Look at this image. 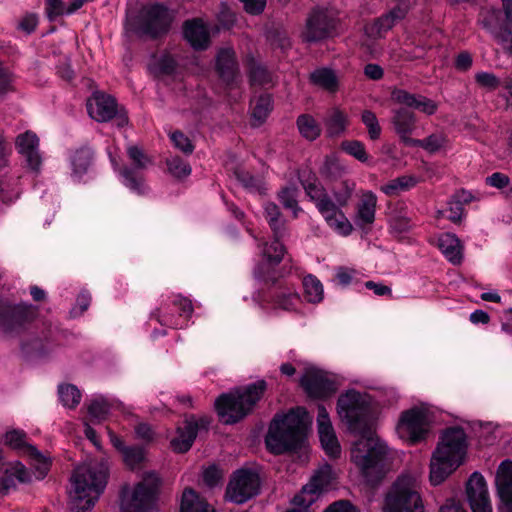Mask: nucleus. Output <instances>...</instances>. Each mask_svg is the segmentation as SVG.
<instances>
[{"instance_id": "7ed1b4c3", "label": "nucleus", "mask_w": 512, "mask_h": 512, "mask_svg": "<svg viewBox=\"0 0 512 512\" xmlns=\"http://www.w3.org/2000/svg\"><path fill=\"white\" fill-rule=\"evenodd\" d=\"M311 422L312 418L302 407L291 409L283 415H276L266 437L268 449L280 454L301 446Z\"/></svg>"}, {"instance_id": "37998d69", "label": "nucleus", "mask_w": 512, "mask_h": 512, "mask_svg": "<svg viewBox=\"0 0 512 512\" xmlns=\"http://www.w3.org/2000/svg\"><path fill=\"white\" fill-rule=\"evenodd\" d=\"M418 180L411 175H403L390 180L381 187V191L388 196H397L402 192L408 191L417 184Z\"/></svg>"}, {"instance_id": "20e7f679", "label": "nucleus", "mask_w": 512, "mask_h": 512, "mask_svg": "<svg viewBox=\"0 0 512 512\" xmlns=\"http://www.w3.org/2000/svg\"><path fill=\"white\" fill-rule=\"evenodd\" d=\"M467 437L460 427L447 428L432 454L430 462V481L433 485L441 484L465 457Z\"/></svg>"}, {"instance_id": "412c9836", "label": "nucleus", "mask_w": 512, "mask_h": 512, "mask_svg": "<svg viewBox=\"0 0 512 512\" xmlns=\"http://www.w3.org/2000/svg\"><path fill=\"white\" fill-rule=\"evenodd\" d=\"M317 428L322 448L330 457H339L341 446L337 439L335 430L324 406L318 407Z\"/></svg>"}, {"instance_id": "49530a36", "label": "nucleus", "mask_w": 512, "mask_h": 512, "mask_svg": "<svg viewBox=\"0 0 512 512\" xmlns=\"http://www.w3.org/2000/svg\"><path fill=\"white\" fill-rule=\"evenodd\" d=\"M297 126L300 134L307 140L313 141L321 134L320 124L311 115H300L297 119Z\"/></svg>"}, {"instance_id": "a878e982", "label": "nucleus", "mask_w": 512, "mask_h": 512, "mask_svg": "<svg viewBox=\"0 0 512 512\" xmlns=\"http://www.w3.org/2000/svg\"><path fill=\"white\" fill-rule=\"evenodd\" d=\"M112 446L121 454L124 464L130 469L138 468L146 460V451L139 446H127L109 427L106 428Z\"/></svg>"}, {"instance_id": "8fccbe9b", "label": "nucleus", "mask_w": 512, "mask_h": 512, "mask_svg": "<svg viewBox=\"0 0 512 512\" xmlns=\"http://www.w3.org/2000/svg\"><path fill=\"white\" fill-rule=\"evenodd\" d=\"M304 296L310 303H319L323 300V285L313 275H307L303 279Z\"/></svg>"}, {"instance_id": "0e129e2a", "label": "nucleus", "mask_w": 512, "mask_h": 512, "mask_svg": "<svg viewBox=\"0 0 512 512\" xmlns=\"http://www.w3.org/2000/svg\"><path fill=\"white\" fill-rule=\"evenodd\" d=\"M354 189H355L354 182H350V181L342 182L340 189L337 191H334V199L336 201L335 205L339 208L347 205V203L351 199Z\"/></svg>"}, {"instance_id": "bb28decb", "label": "nucleus", "mask_w": 512, "mask_h": 512, "mask_svg": "<svg viewBox=\"0 0 512 512\" xmlns=\"http://www.w3.org/2000/svg\"><path fill=\"white\" fill-rule=\"evenodd\" d=\"M173 306L179 311V317H174L168 313L166 309L160 308L158 310V321L165 326L171 328H182L187 319L192 315L193 306L189 299L176 296L173 300Z\"/></svg>"}, {"instance_id": "ea45409f", "label": "nucleus", "mask_w": 512, "mask_h": 512, "mask_svg": "<svg viewBox=\"0 0 512 512\" xmlns=\"http://www.w3.org/2000/svg\"><path fill=\"white\" fill-rule=\"evenodd\" d=\"M478 22L484 29L496 36L504 27V25L502 26L501 10L492 6L484 7L481 10Z\"/></svg>"}, {"instance_id": "6ab92c4d", "label": "nucleus", "mask_w": 512, "mask_h": 512, "mask_svg": "<svg viewBox=\"0 0 512 512\" xmlns=\"http://www.w3.org/2000/svg\"><path fill=\"white\" fill-rule=\"evenodd\" d=\"M0 493L8 494L14 490L18 483H26L31 475L20 461H6L4 453L0 450Z\"/></svg>"}, {"instance_id": "f03ea898", "label": "nucleus", "mask_w": 512, "mask_h": 512, "mask_svg": "<svg viewBox=\"0 0 512 512\" xmlns=\"http://www.w3.org/2000/svg\"><path fill=\"white\" fill-rule=\"evenodd\" d=\"M350 458L365 482L374 485L379 483L389 471L392 454L380 437L370 433L353 444Z\"/></svg>"}, {"instance_id": "4d7b16f0", "label": "nucleus", "mask_w": 512, "mask_h": 512, "mask_svg": "<svg viewBox=\"0 0 512 512\" xmlns=\"http://www.w3.org/2000/svg\"><path fill=\"white\" fill-rule=\"evenodd\" d=\"M361 120L367 128L369 138L371 140L379 139L382 129L375 113L365 110L361 114Z\"/></svg>"}, {"instance_id": "c756f323", "label": "nucleus", "mask_w": 512, "mask_h": 512, "mask_svg": "<svg viewBox=\"0 0 512 512\" xmlns=\"http://www.w3.org/2000/svg\"><path fill=\"white\" fill-rule=\"evenodd\" d=\"M198 431V422L193 418H188L184 421L182 426L176 430V435L171 439V447L174 451L183 453L188 451Z\"/></svg>"}, {"instance_id": "cd10ccee", "label": "nucleus", "mask_w": 512, "mask_h": 512, "mask_svg": "<svg viewBox=\"0 0 512 512\" xmlns=\"http://www.w3.org/2000/svg\"><path fill=\"white\" fill-rule=\"evenodd\" d=\"M319 212L324 217L328 226L341 236H348L353 230V226L343 211L332 204H319Z\"/></svg>"}, {"instance_id": "0eeeda50", "label": "nucleus", "mask_w": 512, "mask_h": 512, "mask_svg": "<svg viewBox=\"0 0 512 512\" xmlns=\"http://www.w3.org/2000/svg\"><path fill=\"white\" fill-rule=\"evenodd\" d=\"M174 19L173 12L162 4L144 6L138 19H128L126 31L137 35L157 37L168 32Z\"/></svg>"}, {"instance_id": "1a4fd4ad", "label": "nucleus", "mask_w": 512, "mask_h": 512, "mask_svg": "<svg viewBox=\"0 0 512 512\" xmlns=\"http://www.w3.org/2000/svg\"><path fill=\"white\" fill-rule=\"evenodd\" d=\"M434 421L433 413L426 406L413 407L400 414L396 433L408 444H417L427 439Z\"/></svg>"}, {"instance_id": "7c9ffc66", "label": "nucleus", "mask_w": 512, "mask_h": 512, "mask_svg": "<svg viewBox=\"0 0 512 512\" xmlns=\"http://www.w3.org/2000/svg\"><path fill=\"white\" fill-rule=\"evenodd\" d=\"M392 123L396 133L406 145H411L414 141L411 134L416 127V116L413 112L401 108L395 111Z\"/></svg>"}, {"instance_id": "c85d7f7f", "label": "nucleus", "mask_w": 512, "mask_h": 512, "mask_svg": "<svg viewBox=\"0 0 512 512\" xmlns=\"http://www.w3.org/2000/svg\"><path fill=\"white\" fill-rule=\"evenodd\" d=\"M391 97L393 101L418 109L426 115H433L438 109V104L422 95L410 94L402 89L393 90Z\"/></svg>"}, {"instance_id": "a18cd8bd", "label": "nucleus", "mask_w": 512, "mask_h": 512, "mask_svg": "<svg viewBox=\"0 0 512 512\" xmlns=\"http://www.w3.org/2000/svg\"><path fill=\"white\" fill-rule=\"evenodd\" d=\"M264 216L269 223L274 236L282 237L284 234V220L282 218L281 212L278 206L275 203L267 202L264 204Z\"/></svg>"}, {"instance_id": "de8ad7c7", "label": "nucleus", "mask_w": 512, "mask_h": 512, "mask_svg": "<svg viewBox=\"0 0 512 512\" xmlns=\"http://www.w3.org/2000/svg\"><path fill=\"white\" fill-rule=\"evenodd\" d=\"M303 187L309 198L315 202L319 210V204H332L333 202L327 195L325 189L316 178L303 181Z\"/></svg>"}, {"instance_id": "5fc2aeb1", "label": "nucleus", "mask_w": 512, "mask_h": 512, "mask_svg": "<svg viewBox=\"0 0 512 512\" xmlns=\"http://www.w3.org/2000/svg\"><path fill=\"white\" fill-rule=\"evenodd\" d=\"M320 172L324 178L336 180L343 176L345 168L336 157L329 156L325 159Z\"/></svg>"}, {"instance_id": "2f4dec72", "label": "nucleus", "mask_w": 512, "mask_h": 512, "mask_svg": "<svg viewBox=\"0 0 512 512\" xmlns=\"http://www.w3.org/2000/svg\"><path fill=\"white\" fill-rule=\"evenodd\" d=\"M437 246L445 258L454 265L460 264L463 259V244L452 233H443L438 237Z\"/></svg>"}, {"instance_id": "f3484780", "label": "nucleus", "mask_w": 512, "mask_h": 512, "mask_svg": "<svg viewBox=\"0 0 512 512\" xmlns=\"http://www.w3.org/2000/svg\"><path fill=\"white\" fill-rule=\"evenodd\" d=\"M26 437L23 430L13 428L4 433L2 441L6 446L28 455L35 467L41 472H45L50 465L49 458L39 452L36 447L28 444Z\"/></svg>"}, {"instance_id": "e433bc0d", "label": "nucleus", "mask_w": 512, "mask_h": 512, "mask_svg": "<svg viewBox=\"0 0 512 512\" xmlns=\"http://www.w3.org/2000/svg\"><path fill=\"white\" fill-rule=\"evenodd\" d=\"M180 512H215V509L195 490L186 488L182 494Z\"/></svg>"}, {"instance_id": "5701e85b", "label": "nucleus", "mask_w": 512, "mask_h": 512, "mask_svg": "<svg viewBox=\"0 0 512 512\" xmlns=\"http://www.w3.org/2000/svg\"><path fill=\"white\" fill-rule=\"evenodd\" d=\"M280 238L281 237H275L274 241L271 243L265 242L260 245L262 263L254 270L256 277L266 279L270 268L278 265L282 261L285 248L282 243H280Z\"/></svg>"}, {"instance_id": "58836bf2", "label": "nucleus", "mask_w": 512, "mask_h": 512, "mask_svg": "<svg viewBox=\"0 0 512 512\" xmlns=\"http://www.w3.org/2000/svg\"><path fill=\"white\" fill-rule=\"evenodd\" d=\"M92 152L90 149L81 148L70 156L71 176L80 179L90 168Z\"/></svg>"}, {"instance_id": "09e8293b", "label": "nucleus", "mask_w": 512, "mask_h": 512, "mask_svg": "<svg viewBox=\"0 0 512 512\" xmlns=\"http://www.w3.org/2000/svg\"><path fill=\"white\" fill-rule=\"evenodd\" d=\"M58 396L62 405L69 409H74L81 401V391L72 384H61L58 386Z\"/></svg>"}, {"instance_id": "6e6d98bb", "label": "nucleus", "mask_w": 512, "mask_h": 512, "mask_svg": "<svg viewBox=\"0 0 512 512\" xmlns=\"http://www.w3.org/2000/svg\"><path fill=\"white\" fill-rule=\"evenodd\" d=\"M475 83L479 89L490 93L500 86L501 81L491 72L480 71L475 74Z\"/></svg>"}, {"instance_id": "4be33fe9", "label": "nucleus", "mask_w": 512, "mask_h": 512, "mask_svg": "<svg viewBox=\"0 0 512 512\" xmlns=\"http://www.w3.org/2000/svg\"><path fill=\"white\" fill-rule=\"evenodd\" d=\"M301 385L307 394L314 398H324L335 390L334 383L327 375L318 369L307 368L301 377Z\"/></svg>"}, {"instance_id": "b1692460", "label": "nucleus", "mask_w": 512, "mask_h": 512, "mask_svg": "<svg viewBox=\"0 0 512 512\" xmlns=\"http://www.w3.org/2000/svg\"><path fill=\"white\" fill-rule=\"evenodd\" d=\"M496 486L501 505L500 512H512V461H503L497 470Z\"/></svg>"}, {"instance_id": "338daca9", "label": "nucleus", "mask_w": 512, "mask_h": 512, "mask_svg": "<svg viewBox=\"0 0 512 512\" xmlns=\"http://www.w3.org/2000/svg\"><path fill=\"white\" fill-rule=\"evenodd\" d=\"M223 473L216 466H210L203 472V481L209 487H215L221 483Z\"/></svg>"}, {"instance_id": "2eb2a0df", "label": "nucleus", "mask_w": 512, "mask_h": 512, "mask_svg": "<svg viewBox=\"0 0 512 512\" xmlns=\"http://www.w3.org/2000/svg\"><path fill=\"white\" fill-rule=\"evenodd\" d=\"M15 147L23 158L24 167L34 175H39L43 157L39 150L38 136L32 131L21 133L16 137Z\"/></svg>"}, {"instance_id": "052dcab7", "label": "nucleus", "mask_w": 512, "mask_h": 512, "mask_svg": "<svg viewBox=\"0 0 512 512\" xmlns=\"http://www.w3.org/2000/svg\"><path fill=\"white\" fill-rule=\"evenodd\" d=\"M250 79L253 84H267L271 81L269 72L259 63L251 61L249 64Z\"/></svg>"}, {"instance_id": "69168bd1", "label": "nucleus", "mask_w": 512, "mask_h": 512, "mask_svg": "<svg viewBox=\"0 0 512 512\" xmlns=\"http://www.w3.org/2000/svg\"><path fill=\"white\" fill-rule=\"evenodd\" d=\"M170 139L174 146L181 150L185 154H191L194 150L190 139L184 135L181 131H175L170 134Z\"/></svg>"}, {"instance_id": "c9c22d12", "label": "nucleus", "mask_w": 512, "mask_h": 512, "mask_svg": "<svg viewBox=\"0 0 512 512\" xmlns=\"http://www.w3.org/2000/svg\"><path fill=\"white\" fill-rule=\"evenodd\" d=\"M348 124L349 118L347 113L336 107L329 110L324 119V125L328 137L341 136L346 131Z\"/></svg>"}, {"instance_id": "9d476101", "label": "nucleus", "mask_w": 512, "mask_h": 512, "mask_svg": "<svg viewBox=\"0 0 512 512\" xmlns=\"http://www.w3.org/2000/svg\"><path fill=\"white\" fill-rule=\"evenodd\" d=\"M371 403V397L367 393L349 389L339 396L337 413L349 428L355 429L369 417Z\"/></svg>"}, {"instance_id": "f8f14e48", "label": "nucleus", "mask_w": 512, "mask_h": 512, "mask_svg": "<svg viewBox=\"0 0 512 512\" xmlns=\"http://www.w3.org/2000/svg\"><path fill=\"white\" fill-rule=\"evenodd\" d=\"M260 479L251 469H239L231 478L227 490V498L237 504H242L259 493Z\"/></svg>"}, {"instance_id": "864d4df0", "label": "nucleus", "mask_w": 512, "mask_h": 512, "mask_svg": "<svg viewBox=\"0 0 512 512\" xmlns=\"http://www.w3.org/2000/svg\"><path fill=\"white\" fill-rule=\"evenodd\" d=\"M312 81L328 91H335L338 87L337 78L329 69H318L311 74Z\"/></svg>"}, {"instance_id": "13d9d810", "label": "nucleus", "mask_w": 512, "mask_h": 512, "mask_svg": "<svg viewBox=\"0 0 512 512\" xmlns=\"http://www.w3.org/2000/svg\"><path fill=\"white\" fill-rule=\"evenodd\" d=\"M446 138L442 134H432L423 140H416L410 146H420L429 152H436L444 147Z\"/></svg>"}, {"instance_id": "e2e57ef3", "label": "nucleus", "mask_w": 512, "mask_h": 512, "mask_svg": "<svg viewBox=\"0 0 512 512\" xmlns=\"http://www.w3.org/2000/svg\"><path fill=\"white\" fill-rule=\"evenodd\" d=\"M167 166L172 175L177 178H184L190 175L191 167L179 157H172L167 160Z\"/></svg>"}, {"instance_id": "dca6fc26", "label": "nucleus", "mask_w": 512, "mask_h": 512, "mask_svg": "<svg viewBox=\"0 0 512 512\" xmlns=\"http://www.w3.org/2000/svg\"><path fill=\"white\" fill-rule=\"evenodd\" d=\"M334 29V18L328 9L317 8L309 15L302 31L305 42H316L328 37Z\"/></svg>"}, {"instance_id": "a19ab883", "label": "nucleus", "mask_w": 512, "mask_h": 512, "mask_svg": "<svg viewBox=\"0 0 512 512\" xmlns=\"http://www.w3.org/2000/svg\"><path fill=\"white\" fill-rule=\"evenodd\" d=\"M111 409V404L102 395L92 397L87 403V412L91 422L101 423L106 420Z\"/></svg>"}, {"instance_id": "72a5a7b5", "label": "nucleus", "mask_w": 512, "mask_h": 512, "mask_svg": "<svg viewBox=\"0 0 512 512\" xmlns=\"http://www.w3.org/2000/svg\"><path fill=\"white\" fill-rule=\"evenodd\" d=\"M216 67L220 77L227 83L233 82L237 76L238 67L235 53L232 48L225 47L219 50L216 58Z\"/></svg>"}, {"instance_id": "473e14b6", "label": "nucleus", "mask_w": 512, "mask_h": 512, "mask_svg": "<svg viewBox=\"0 0 512 512\" xmlns=\"http://www.w3.org/2000/svg\"><path fill=\"white\" fill-rule=\"evenodd\" d=\"M377 197L371 191H364L356 207L355 221L358 225H370L375 220Z\"/></svg>"}, {"instance_id": "f257e3e1", "label": "nucleus", "mask_w": 512, "mask_h": 512, "mask_svg": "<svg viewBox=\"0 0 512 512\" xmlns=\"http://www.w3.org/2000/svg\"><path fill=\"white\" fill-rule=\"evenodd\" d=\"M108 471L105 459L90 460L75 469L68 491L72 511L85 512L94 506L107 484Z\"/></svg>"}, {"instance_id": "9b49d317", "label": "nucleus", "mask_w": 512, "mask_h": 512, "mask_svg": "<svg viewBox=\"0 0 512 512\" xmlns=\"http://www.w3.org/2000/svg\"><path fill=\"white\" fill-rule=\"evenodd\" d=\"M334 474L331 466L324 465L310 479L309 483L303 486L300 493L293 498V504L297 507L288 512H310L309 506L315 503L320 496L331 487Z\"/></svg>"}, {"instance_id": "aec40b11", "label": "nucleus", "mask_w": 512, "mask_h": 512, "mask_svg": "<svg viewBox=\"0 0 512 512\" xmlns=\"http://www.w3.org/2000/svg\"><path fill=\"white\" fill-rule=\"evenodd\" d=\"M466 497L472 512H492V503L484 477L474 472L466 484Z\"/></svg>"}, {"instance_id": "bf43d9fd", "label": "nucleus", "mask_w": 512, "mask_h": 512, "mask_svg": "<svg viewBox=\"0 0 512 512\" xmlns=\"http://www.w3.org/2000/svg\"><path fill=\"white\" fill-rule=\"evenodd\" d=\"M343 151L360 162H367L369 157L362 142L357 140L344 141L341 144Z\"/></svg>"}, {"instance_id": "423d86ee", "label": "nucleus", "mask_w": 512, "mask_h": 512, "mask_svg": "<svg viewBox=\"0 0 512 512\" xmlns=\"http://www.w3.org/2000/svg\"><path fill=\"white\" fill-rule=\"evenodd\" d=\"M383 512H424L417 475L403 474L386 494Z\"/></svg>"}, {"instance_id": "6e6552de", "label": "nucleus", "mask_w": 512, "mask_h": 512, "mask_svg": "<svg viewBox=\"0 0 512 512\" xmlns=\"http://www.w3.org/2000/svg\"><path fill=\"white\" fill-rule=\"evenodd\" d=\"M160 487V478L147 471L134 488L124 487L121 493V512H145L155 502Z\"/></svg>"}, {"instance_id": "79ce46f5", "label": "nucleus", "mask_w": 512, "mask_h": 512, "mask_svg": "<svg viewBox=\"0 0 512 512\" xmlns=\"http://www.w3.org/2000/svg\"><path fill=\"white\" fill-rule=\"evenodd\" d=\"M301 304V298L298 293L285 290L279 292L272 301L271 308L275 311L282 310L294 312L298 310Z\"/></svg>"}, {"instance_id": "4468645a", "label": "nucleus", "mask_w": 512, "mask_h": 512, "mask_svg": "<svg viewBox=\"0 0 512 512\" xmlns=\"http://www.w3.org/2000/svg\"><path fill=\"white\" fill-rule=\"evenodd\" d=\"M36 316L32 305H12L8 301H0V329L5 333H17Z\"/></svg>"}, {"instance_id": "603ef678", "label": "nucleus", "mask_w": 512, "mask_h": 512, "mask_svg": "<svg viewBox=\"0 0 512 512\" xmlns=\"http://www.w3.org/2000/svg\"><path fill=\"white\" fill-rule=\"evenodd\" d=\"M470 199L471 194L469 192L461 191L456 193L448 203L449 214L446 217L452 222H458L463 214V203L469 202Z\"/></svg>"}, {"instance_id": "774afa93", "label": "nucleus", "mask_w": 512, "mask_h": 512, "mask_svg": "<svg viewBox=\"0 0 512 512\" xmlns=\"http://www.w3.org/2000/svg\"><path fill=\"white\" fill-rule=\"evenodd\" d=\"M357 276V271L349 267H338L336 269L335 278L338 284L342 286L349 285L353 279Z\"/></svg>"}, {"instance_id": "a211bd4d", "label": "nucleus", "mask_w": 512, "mask_h": 512, "mask_svg": "<svg viewBox=\"0 0 512 512\" xmlns=\"http://www.w3.org/2000/svg\"><path fill=\"white\" fill-rule=\"evenodd\" d=\"M409 9L408 2H400L387 13L366 24L364 28L365 36L371 40L383 37L386 32L406 17Z\"/></svg>"}, {"instance_id": "39448f33", "label": "nucleus", "mask_w": 512, "mask_h": 512, "mask_svg": "<svg viewBox=\"0 0 512 512\" xmlns=\"http://www.w3.org/2000/svg\"><path fill=\"white\" fill-rule=\"evenodd\" d=\"M265 389L266 383L257 381L219 396L215 407L220 420L225 424H233L243 419L252 411Z\"/></svg>"}, {"instance_id": "393cba45", "label": "nucleus", "mask_w": 512, "mask_h": 512, "mask_svg": "<svg viewBox=\"0 0 512 512\" xmlns=\"http://www.w3.org/2000/svg\"><path fill=\"white\" fill-rule=\"evenodd\" d=\"M87 110L91 118L98 122H106L116 115L117 103L109 95L94 93L87 101Z\"/></svg>"}, {"instance_id": "680f3d73", "label": "nucleus", "mask_w": 512, "mask_h": 512, "mask_svg": "<svg viewBox=\"0 0 512 512\" xmlns=\"http://www.w3.org/2000/svg\"><path fill=\"white\" fill-rule=\"evenodd\" d=\"M389 224L393 231L402 233L411 227V219L405 212H393L390 215Z\"/></svg>"}, {"instance_id": "f704fd0d", "label": "nucleus", "mask_w": 512, "mask_h": 512, "mask_svg": "<svg viewBox=\"0 0 512 512\" xmlns=\"http://www.w3.org/2000/svg\"><path fill=\"white\" fill-rule=\"evenodd\" d=\"M185 39L194 49H205L209 44V32L201 20L187 21L184 26Z\"/></svg>"}, {"instance_id": "3c124183", "label": "nucleus", "mask_w": 512, "mask_h": 512, "mask_svg": "<svg viewBox=\"0 0 512 512\" xmlns=\"http://www.w3.org/2000/svg\"><path fill=\"white\" fill-rule=\"evenodd\" d=\"M298 189L295 186H286L278 193V199L285 209L291 210L293 217L297 218L302 211L297 201Z\"/></svg>"}, {"instance_id": "ddd939ff", "label": "nucleus", "mask_w": 512, "mask_h": 512, "mask_svg": "<svg viewBox=\"0 0 512 512\" xmlns=\"http://www.w3.org/2000/svg\"><path fill=\"white\" fill-rule=\"evenodd\" d=\"M127 155L132 168L125 167L121 170L122 183L137 194H145L147 187L139 171L146 169L151 164V159L134 145L127 148Z\"/></svg>"}, {"instance_id": "4c0bfd02", "label": "nucleus", "mask_w": 512, "mask_h": 512, "mask_svg": "<svg viewBox=\"0 0 512 512\" xmlns=\"http://www.w3.org/2000/svg\"><path fill=\"white\" fill-rule=\"evenodd\" d=\"M502 6L505 13V24L497 34V40L504 52L512 57V0H502Z\"/></svg>"}, {"instance_id": "c03bdc74", "label": "nucleus", "mask_w": 512, "mask_h": 512, "mask_svg": "<svg viewBox=\"0 0 512 512\" xmlns=\"http://www.w3.org/2000/svg\"><path fill=\"white\" fill-rule=\"evenodd\" d=\"M272 110V99L269 95H261L252 102V124L261 125Z\"/></svg>"}]
</instances>
